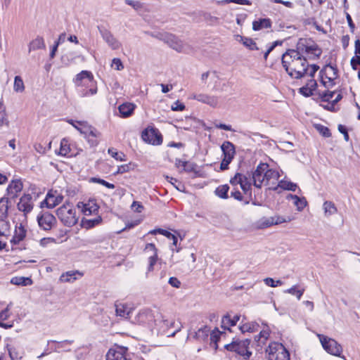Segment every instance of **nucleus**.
I'll list each match as a JSON object with an SVG mask.
<instances>
[{
	"label": "nucleus",
	"mask_w": 360,
	"mask_h": 360,
	"mask_svg": "<svg viewBox=\"0 0 360 360\" xmlns=\"http://www.w3.org/2000/svg\"><path fill=\"white\" fill-rule=\"evenodd\" d=\"M309 67L307 60L304 56H299L295 60L283 62V68L286 72L292 78L301 79L307 74Z\"/></svg>",
	"instance_id": "f257e3e1"
},
{
	"label": "nucleus",
	"mask_w": 360,
	"mask_h": 360,
	"mask_svg": "<svg viewBox=\"0 0 360 360\" xmlns=\"http://www.w3.org/2000/svg\"><path fill=\"white\" fill-rule=\"evenodd\" d=\"M56 215L61 222L66 226L72 227L75 226L78 221L76 217V212L72 208L70 203L68 202L56 210Z\"/></svg>",
	"instance_id": "f03ea898"
},
{
	"label": "nucleus",
	"mask_w": 360,
	"mask_h": 360,
	"mask_svg": "<svg viewBox=\"0 0 360 360\" xmlns=\"http://www.w3.org/2000/svg\"><path fill=\"white\" fill-rule=\"evenodd\" d=\"M266 352L269 360H290L289 352L281 343L271 342Z\"/></svg>",
	"instance_id": "7ed1b4c3"
},
{
	"label": "nucleus",
	"mask_w": 360,
	"mask_h": 360,
	"mask_svg": "<svg viewBox=\"0 0 360 360\" xmlns=\"http://www.w3.org/2000/svg\"><path fill=\"white\" fill-rule=\"evenodd\" d=\"M141 138L144 142L153 146H159L162 143V134L153 127L146 128L141 133Z\"/></svg>",
	"instance_id": "20e7f679"
},
{
	"label": "nucleus",
	"mask_w": 360,
	"mask_h": 360,
	"mask_svg": "<svg viewBox=\"0 0 360 360\" xmlns=\"http://www.w3.org/2000/svg\"><path fill=\"white\" fill-rule=\"evenodd\" d=\"M319 337L323 349L327 352L334 356H340L342 348L340 344H338L335 340L328 338L323 335H319Z\"/></svg>",
	"instance_id": "39448f33"
},
{
	"label": "nucleus",
	"mask_w": 360,
	"mask_h": 360,
	"mask_svg": "<svg viewBox=\"0 0 360 360\" xmlns=\"http://www.w3.org/2000/svg\"><path fill=\"white\" fill-rule=\"evenodd\" d=\"M37 220L39 227L44 231H50L57 222L56 217L52 214L43 211L38 214Z\"/></svg>",
	"instance_id": "423d86ee"
},
{
	"label": "nucleus",
	"mask_w": 360,
	"mask_h": 360,
	"mask_svg": "<svg viewBox=\"0 0 360 360\" xmlns=\"http://www.w3.org/2000/svg\"><path fill=\"white\" fill-rule=\"evenodd\" d=\"M269 167L267 163H259L255 171L252 172V181L253 185L257 188H261L263 184L265 181V169Z\"/></svg>",
	"instance_id": "0eeeda50"
},
{
	"label": "nucleus",
	"mask_w": 360,
	"mask_h": 360,
	"mask_svg": "<svg viewBox=\"0 0 360 360\" xmlns=\"http://www.w3.org/2000/svg\"><path fill=\"white\" fill-rule=\"evenodd\" d=\"M127 350L125 347L115 345L108 350L106 360H129L126 356Z\"/></svg>",
	"instance_id": "6e6552de"
},
{
	"label": "nucleus",
	"mask_w": 360,
	"mask_h": 360,
	"mask_svg": "<svg viewBox=\"0 0 360 360\" xmlns=\"http://www.w3.org/2000/svg\"><path fill=\"white\" fill-rule=\"evenodd\" d=\"M155 37L164 41L169 46L178 51H180L182 49V44L181 41L172 34L169 33H159Z\"/></svg>",
	"instance_id": "1a4fd4ad"
},
{
	"label": "nucleus",
	"mask_w": 360,
	"mask_h": 360,
	"mask_svg": "<svg viewBox=\"0 0 360 360\" xmlns=\"http://www.w3.org/2000/svg\"><path fill=\"white\" fill-rule=\"evenodd\" d=\"M98 29L103 40L111 47L113 50L118 49L121 44L114 37L112 34L106 28L103 26H98Z\"/></svg>",
	"instance_id": "9d476101"
},
{
	"label": "nucleus",
	"mask_w": 360,
	"mask_h": 360,
	"mask_svg": "<svg viewBox=\"0 0 360 360\" xmlns=\"http://www.w3.org/2000/svg\"><path fill=\"white\" fill-rule=\"evenodd\" d=\"M77 124H79V127H75V129L81 134H84L85 137H98L101 135V133L98 131L96 128L89 125L87 122L77 121Z\"/></svg>",
	"instance_id": "9b49d317"
},
{
	"label": "nucleus",
	"mask_w": 360,
	"mask_h": 360,
	"mask_svg": "<svg viewBox=\"0 0 360 360\" xmlns=\"http://www.w3.org/2000/svg\"><path fill=\"white\" fill-rule=\"evenodd\" d=\"M135 321L139 324L152 326L155 322V316L151 310L144 309L136 315Z\"/></svg>",
	"instance_id": "f8f14e48"
},
{
	"label": "nucleus",
	"mask_w": 360,
	"mask_h": 360,
	"mask_svg": "<svg viewBox=\"0 0 360 360\" xmlns=\"http://www.w3.org/2000/svg\"><path fill=\"white\" fill-rule=\"evenodd\" d=\"M18 209L25 214L30 212L33 209L32 196L31 194H24L17 205Z\"/></svg>",
	"instance_id": "ddd939ff"
},
{
	"label": "nucleus",
	"mask_w": 360,
	"mask_h": 360,
	"mask_svg": "<svg viewBox=\"0 0 360 360\" xmlns=\"http://www.w3.org/2000/svg\"><path fill=\"white\" fill-rule=\"evenodd\" d=\"M22 183L20 179L13 180L7 188V195L11 198H15L18 193L22 191Z\"/></svg>",
	"instance_id": "4468645a"
},
{
	"label": "nucleus",
	"mask_w": 360,
	"mask_h": 360,
	"mask_svg": "<svg viewBox=\"0 0 360 360\" xmlns=\"http://www.w3.org/2000/svg\"><path fill=\"white\" fill-rule=\"evenodd\" d=\"M85 79L91 84L94 83V76L91 72L87 70H82L81 72L76 75L74 82L75 85L79 86L86 84L84 82Z\"/></svg>",
	"instance_id": "2eb2a0df"
},
{
	"label": "nucleus",
	"mask_w": 360,
	"mask_h": 360,
	"mask_svg": "<svg viewBox=\"0 0 360 360\" xmlns=\"http://www.w3.org/2000/svg\"><path fill=\"white\" fill-rule=\"evenodd\" d=\"M192 98L203 103L210 105V106L215 107L218 103L217 97L213 96H209L207 94H193Z\"/></svg>",
	"instance_id": "dca6fc26"
},
{
	"label": "nucleus",
	"mask_w": 360,
	"mask_h": 360,
	"mask_svg": "<svg viewBox=\"0 0 360 360\" xmlns=\"http://www.w3.org/2000/svg\"><path fill=\"white\" fill-rule=\"evenodd\" d=\"M221 149L222 150L224 158H227V159L231 160L234 158L236 148L235 146L231 142L229 141H224L221 146Z\"/></svg>",
	"instance_id": "f3484780"
},
{
	"label": "nucleus",
	"mask_w": 360,
	"mask_h": 360,
	"mask_svg": "<svg viewBox=\"0 0 360 360\" xmlns=\"http://www.w3.org/2000/svg\"><path fill=\"white\" fill-rule=\"evenodd\" d=\"M240 316L236 315L233 318L229 314L224 315L221 320V328L224 330H227L231 332V329L229 326H234L236 325L237 322L240 320Z\"/></svg>",
	"instance_id": "a211bd4d"
},
{
	"label": "nucleus",
	"mask_w": 360,
	"mask_h": 360,
	"mask_svg": "<svg viewBox=\"0 0 360 360\" xmlns=\"http://www.w3.org/2000/svg\"><path fill=\"white\" fill-rule=\"evenodd\" d=\"M236 40L241 42L246 48L250 50H259V47L257 46L255 41L249 37H243L240 34L235 36Z\"/></svg>",
	"instance_id": "6ab92c4d"
},
{
	"label": "nucleus",
	"mask_w": 360,
	"mask_h": 360,
	"mask_svg": "<svg viewBox=\"0 0 360 360\" xmlns=\"http://www.w3.org/2000/svg\"><path fill=\"white\" fill-rule=\"evenodd\" d=\"M136 105L131 103H125L120 105L118 108L119 112L122 117H128L132 115Z\"/></svg>",
	"instance_id": "aec40b11"
},
{
	"label": "nucleus",
	"mask_w": 360,
	"mask_h": 360,
	"mask_svg": "<svg viewBox=\"0 0 360 360\" xmlns=\"http://www.w3.org/2000/svg\"><path fill=\"white\" fill-rule=\"evenodd\" d=\"M59 203L60 200H58V198H54L53 195L48 193L46 198L41 202L40 207H46L49 209H52L55 207L56 205H58Z\"/></svg>",
	"instance_id": "412c9836"
},
{
	"label": "nucleus",
	"mask_w": 360,
	"mask_h": 360,
	"mask_svg": "<svg viewBox=\"0 0 360 360\" xmlns=\"http://www.w3.org/2000/svg\"><path fill=\"white\" fill-rule=\"evenodd\" d=\"M272 22L269 18H259L252 22V30L258 31L264 28H271Z\"/></svg>",
	"instance_id": "4be33fe9"
},
{
	"label": "nucleus",
	"mask_w": 360,
	"mask_h": 360,
	"mask_svg": "<svg viewBox=\"0 0 360 360\" xmlns=\"http://www.w3.org/2000/svg\"><path fill=\"white\" fill-rule=\"evenodd\" d=\"M28 48L29 53L32 51L45 49L46 45L43 37L38 36L36 39L31 41L29 44Z\"/></svg>",
	"instance_id": "5701e85b"
},
{
	"label": "nucleus",
	"mask_w": 360,
	"mask_h": 360,
	"mask_svg": "<svg viewBox=\"0 0 360 360\" xmlns=\"http://www.w3.org/2000/svg\"><path fill=\"white\" fill-rule=\"evenodd\" d=\"M26 236V230L24 226L20 224L18 229L15 230V234L11 240V243L13 244H18Z\"/></svg>",
	"instance_id": "b1692460"
},
{
	"label": "nucleus",
	"mask_w": 360,
	"mask_h": 360,
	"mask_svg": "<svg viewBox=\"0 0 360 360\" xmlns=\"http://www.w3.org/2000/svg\"><path fill=\"white\" fill-rule=\"evenodd\" d=\"M278 188H281L283 190L295 191L296 188H297V186L296 184L293 182L281 180L278 182V185L274 188H271V189L276 191L278 190Z\"/></svg>",
	"instance_id": "393cba45"
},
{
	"label": "nucleus",
	"mask_w": 360,
	"mask_h": 360,
	"mask_svg": "<svg viewBox=\"0 0 360 360\" xmlns=\"http://www.w3.org/2000/svg\"><path fill=\"white\" fill-rule=\"evenodd\" d=\"M328 68H330L332 71V74L330 77H333L337 78L338 77V70L335 65H333L330 63L326 64L319 72V76L321 79H325L326 75H328L326 73V70Z\"/></svg>",
	"instance_id": "a878e982"
},
{
	"label": "nucleus",
	"mask_w": 360,
	"mask_h": 360,
	"mask_svg": "<svg viewBox=\"0 0 360 360\" xmlns=\"http://www.w3.org/2000/svg\"><path fill=\"white\" fill-rule=\"evenodd\" d=\"M8 198L3 197L0 199V219L4 221L8 217Z\"/></svg>",
	"instance_id": "bb28decb"
},
{
	"label": "nucleus",
	"mask_w": 360,
	"mask_h": 360,
	"mask_svg": "<svg viewBox=\"0 0 360 360\" xmlns=\"http://www.w3.org/2000/svg\"><path fill=\"white\" fill-rule=\"evenodd\" d=\"M11 283L16 285L27 286L32 284V281L29 277L15 276L11 278Z\"/></svg>",
	"instance_id": "cd10ccee"
},
{
	"label": "nucleus",
	"mask_w": 360,
	"mask_h": 360,
	"mask_svg": "<svg viewBox=\"0 0 360 360\" xmlns=\"http://www.w3.org/2000/svg\"><path fill=\"white\" fill-rule=\"evenodd\" d=\"M299 58V53H297L294 49H288L281 57V63L283 66V62H290L291 60H295Z\"/></svg>",
	"instance_id": "c85d7f7f"
},
{
	"label": "nucleus",
	"mask_w": 360,
	"mask_h": 360,
	"mask_svg": "<svg viewBox=\"0 0 360 360\" xmlns=\"http://www.w3.org/2000/svg\"><path fill=\"white\" fill-rule=\"evenodd\" d=\"M304 53L312 54L314 56V58H319L322 53V50L316 44L313 42L312 44H309Z\"/></svg>",
	"instance_id": "c756f323"
},
{
	"label": "nucleus",
	"mask_w": 360,
	"mask_h": 360,
	"mask_svg": "<svg viewBox=\"0 0 360 360\" xmlns=\"http://www.w3.org/2000/svg\"><path fill=\"white\" fill-rule=\"evenodd\" d=\"M308 39L300 38L297 44L296 49L294 51L297 53H299V56H304L303 53H304L307 46H309Z\"/></svg>",
	"instance_id": "7c9ffc66"
},
{
	"label": "nucleus",
	"mask_w": 360,
	"mask_h": 360,
	"mask_svg": "<svg viewBox=\"0 0 360 360\" xmlns=\"http://www.w3.org/2000/svg\"><path fill=\"white\" fill-rule=\"evenodd\" d=\"M229 186L228 184H224L219 186L214 191V193L217 196L222 199L229 198Z\"/></svg>",
	"instance_id": "2f4dec72"
},
{
	"label": "nucleus",
	"mask_w": 360,
	"mask_h": 360,
	"mask_svg": "<svg viewBox=\"0 0 360 360\" xmlns=\"http://www.w3.org/2000/svg\"><path fill=\"white\" fill-rule=\"evenodd\" d=\"M265 177L264 184H269L271 179L278 180L280 177L279 173L275 169H270L269 167L265 169Z\"/></svg>",
	"instance_id": "473e14b6"
},
{
	"label": "nucleus",
	"mask_w": 360,
	"mask_h": 360,
	"mask_svg": "<svg viewBox=\"0 0 360 360\" xmlns=\"http://www.w3.org/2000/svg\"><path fill=\"white\" fill-rule=\"evenodd\" d=\"M287 198H292L295 200L294 204L297 206L299 211L302 210L307 205V200L304 198H300L296 195L289 194Z\"/></svg>",
	"instance_id": "72a5a7b5"
},
{
	"label": "nucleus",
	"mask_w": 360,
	"mask_h": 360,
	"mask_svg": "<svg viewBox=\"0 0 360 360\" xmlns=\"http://www.w3.org/2000/svg\"><path fill=\"white\" fill-rule=\"evenodd\" d=\"M259 325L257 322L246 323L240 326L242 333L245 332L253 333L258 330Z\"/></svg>",
	"instance_id": "f704fd0d"
},
{
	"label": "nucleus",
	"mask_w": 360,
	"mask_h": 360,
	"mask_svg": "<svg viewBox=\"0 0 360 360\" xmlns=\"http://www.w3.org/2000/svg\"><path fill=\"white\" fill-rule=\"evenodd\" d=\"M336 91H329L326 90L325 91H317L316 94L319 96V98L323 102H329L330 100L334 96Z\"/></svg>",
	"instance_id": "c9c22d12"
},
{
	"label": "nucleus",
	"mask_w": 360,
	"mask_h": 360,
	"mask_svg": "<svg viewBox=\"0 0 360 360\" xmlns=\"http://www.w3.org/2000/svg\"><path fill=\"white\" fill-rule=\"evenodd\" d=\"M102 221V218L98 216L95 219H86L83 218L82 220V226L86 229H91L95 226L96 225L100 224Z\"/></svg>",
	"instance_id": "e433bc0d"
},
{
	"label": "nucleus",
	"mask_w": 360,
	"mask_h": 360,
	"mask_svg": "<svg viewBox=\"0 0 360 360\" xmlns=\"http://www.w3.org/2000/svg\"><path fill=\"white\" fill-rule=\"evenodd\" d=\"M115 313L118 316L129 319L130 311H127V307L124 304H115Z\"/></svg>",
	"instance_id": "4c0bfd02"
},
{
	"label": "nucleus",
	"mask_w": 360,
	"mask_h": 360,
	"mask_svg": "<svg viewBox=\"0 0 360 360\" xmlns=\"http://www.w3.org/2000/svg\"><path fill=\"white\" fill-rule=\"evenodd\" d=\"M243 347L240 343V342L236 341L235 352L240 354V356H243L245 360H248L252 355V352H250L248 349L245 350V349H243Z\"/></svg>",
	"instance_id": "58836bf2"
},
{
	"label": "nucleus",
	"mask_w": 360,
	"mask_h": 360,
	"mask_svg": "<svg viewBox=\"0 0 360 360\" xmlns=\"http://www.w3.org/2000/svg\"><path fill=\"white\" fill-rule=\"evenodd\" d=\"M210 334V328L207 326H204L195 332L194 338L199 340H205L207 338Z\"/></svg>",
	"instance_id": "ea45409f"
},
{
	"label": "nucleus",
	"mask_w": 360,
	"mask_h": 360,
	"mask_svg": "<svg viewBox=\"0 0 360 360\" xmlns=\"http://www.w3.org/2000/svg\"><path fill=\"white\" fill-rule=\"evenodd\" d=\"M76 274H79V271H68L65 274H63L60 276V280L62 282H73L76 280L75 275Z\"/></svg>",
	"instance_id": "a19ab883"
},
{
	"label": "nucleus",
	"mask_w": 360,
	"mask_h": 360,
	"mask_svg": "<svg viewBox=\"0 0 360 360\" xmlns=\"http://www.w3.org/2000/svg\"><path fill=\"white\" fill-rule=\"evenodd\" d=\"M13 89L16 92H22L25 90L24 82L20 76L15 77Z\"/></svg>",
	"instance_id": "79ce46f5"
},
{
	"label": "nucleus",
	"mask_w": 360,
	"mask_h": 360,
	"mask_svg": "<svg viewBox=\"0 0 360 360\" xmlns=\"http://www.w3.org/2000/svg\"><path fill=\"white\" fill-rule=\"evenodd\" d=\"M223 333H224L219 331L217 328L214 330L210 333V341H211V343H212V342L214 343V347L215 349H217L218 348L217 342L220 340V335Z\"/></svg>",
	"instance_id": "37998d69"
},
{
	"label": "nucleus",
	"mask_w": 360,
	"mask_h": 360,
	"mask_svg": "<svg viewBox=\"0 0 360 360\" xmlns=\"http://www.w3.org/2000/svg\"><path fill=\"white\" fill-rule=\"evenodd\" d=\"M89 205L86 206L84 210H83V214L85 215H91L92 214H96L99 209V206L96 203H93L89 202Z\"/></svg>",
	"instance_id": "c03bdc74"
},
{
	"label": "nucleus",
	"mask_w": 360,
	"mask_h": 360,
	"mask_svg": "<svg viewBox=\"0 0 360 360\" xmlns=\"http://www.w3.org/2000/svg\"><path fill=\"white\" fill-rule=\"evenodd\" d=\"M108 154L110 155L113 158L120 161H125L126 155L122 153H118L115 148H111L108 149Z\"/></svg>",
	"instance_id": "a18cd8bd"
},
{
	"label": "nucleus",
	"mask_w": 360,
	"mask_h": 360,
	"mask_svg": "<svg viewBox=\"0 0 360 360\" xmlns=\"http://www.w3.org/2000/svg\"><path fill=\"white\" fill-rule=\"evenodd\" d=\"M323 209L326 214L331 215L337 212V209L333 202L330 201H326L323 203Z\"/></svg>",
	"instance_id": "49530a36"
},
{
	"label": "nucleus",
	"mask_w": 360,
	"mask_h": 360,
	"mask_svg": "<svg viewBox=\"0 0 360 360\" xmlns=\"http://www.w3.org/2000/svg\"><path fill=\"white\" fill-rule=\"evenodd\" d=\"M315 129L324 137H330L331 136V133L330 129L321 124H314Z\"/></svg>",
	"instance_id": "de8ad7c7"
},
{
	"label": "nucleus",
	"mask_w": 360,
	"mask_h": 360,
	"mask_svg": "<svg viewBox=\"0 0 360 360\" xmlns=\"http://www.w3.org/2000/svg\"><path fill=\"white\" fill-rule=\"evenodd\" d=\"M183 170L186 172H195L197 173V165L193 162L188 161L182 162Z\"/></svg>",
	"instance_id": "09e8293b"
},
{
	"label": "nucleus",
	"mask_w": 360,
	"mask_h": 360,
	"mask_svg": "<svg viewBox=\"0 0 360 360\" xmlns=\"http://www.w3.org/2000/svg\"><path fill=\"white\" fill-rule=\"evenodd\" d=\"M135 164L132 162H129L128 164L122 165L118 167L117 172L115 173L116 174H123L125 172H128L131 170H133L134 169Z\"/></svg>",
	"instance_id": "8fccbe9b"
},
{
	"label": "nucleus",
	"mask_w": 360,
	"mask_h": 360,
	"mask_svg": "<svg viewBox=\"0 0 360 360\" xmlns=\"http://www.w3.org/2000/svg\"><path fill=\"white\" fill-rule=\"evenodd\" d=\"M89 182L99 184H101V185L105 186L108 188H111V189L115 188V187L113 184H110V183L105 181L104 179L97 178V177H91L89 179Z\"/></svg>",
	"instance_id": "3c124183"
},
{
	"label": "nucleus",
	"mask_w": 360,
	"mask_h": 360,
	"mask_svg": "<svg viewBox=\"0 0 360 360\" xmlns=\"http://www.w3.org/2000/svg\"><path fill=\"white\" fill-rule=\"evenodd\" d=\"M70 148L68 145V141L63 139L60 142L59 154L63 156H65L70 153Z\"/></svg>",
	"instance_id": "603ef678"
},
{
	"label": "nucleus",
	"mask_w": 360,
	"mask_h": 360,
	"mask_svg": "<svg viewBox=\"0 0 360 360\" xmlns=\"http://www.w3.org/2000/svg\"><path fill=\"white\" fill-rule=\"evenodd\" d=\"M163 322L167 326L175 328V330L171 335L172 336H174L177 332H179L182 327V325L180 322L176 323L175 321H169L168 320H163Z\"/></svg>",
	"instance_id": "864d4df0"
},
{
	"label": "nucleus",
	"mask_w": 360,
	"mask_h": 360,
	"mask_svg": "<svg viewBox=\"0 0 360 360\" xmlns=\"http://www.w3.org/2000/svg\"><path fill=\"white\" fill-rule=\"evenodd\" d=\"M285 292L294 295L297 297L298 300H300L301 297L302 296L304 293V290H297V287L295 285L292 286V288L286 290Z\"/></svg>",
	"instance_id": "5fc2aeb1"
},
{
	"label": "nucleus",
	"mask_w": 360,
	"mask_h": 360,
	"mask_svg": "<svg viewBox=\"0 0 360 360\" xmlns=\"http://www.w3.org/2000/svg\"><path fill=\"white\" fill-rule=\"evenodd\" d=\"M326 79L328 80V82H326L324 79H321V83L324 87L329 89L332 88L335 84V83L334 82V79H335V77L326 75Z\"/></svg>",
	"instance_id": "6e6d98bb"
},
{
	"label": "nucleus",
	"mask_w": 360,
	"mask_h": 360,
	"mask_svg": "<svg viewBox=\"0 0 360 360\" xmlns=\"http://www.w3.org/2000/svg\"><path fill=\"white\" fill-rule=\"evenodd\" d=\"M264 281L266 285L273 288L282 284V281L281 280L274 281L272 278H266L264 279Z\"/></svg>",
	"instance_id": "4d7b16f0"
},
{
	"label": "nucleus",
	"mask_w": 360,
	"mask_h": 360,
	"mask_svg": "<svg viewBox=\"0 0 360 360\" xmlns=\"http://www.w3.org/2000/svg\"><path fill=\"white\" fill-rule=\"evenodd\" d=\"M299 92L305 97H309L314 94L311 89L308 86V84L300 88Z\"/></svg>",
	"instance_id": "13d9d810"
},
{
	"label": "nucleus",
	"mask_w": 360,
	"mask_h": 360,
	"mask_svg": "<svg viewBox=\"0 0 360 360\" xmlns=\"http://www.w3.org/2000/svg\"><path fill=\"white\" fill-rule=\"evenodd\" d=\"M157 260H158V254H153L152 255H150L149 257V258H148L149 264H148V271H152L153 270V266L156 264Z\"/></svg>",
	"instance_id": "bf43d9fd"
},
{
	"label": "nucleus",
	"mask_w": 360,
	"mask_h": 360,
	"mask_svg": "<svg viewBox=\"0 0 360 360\" xmlns=\"http://www.w3.org/2000/svg\"><path fill=\"white\" fill-rule=\"evenodd\" d=\"M172 110L174 111H182L185 109V105L179 101H176L172 105Z\"/></svg>",
	"instance_id": "052dcab7"
},
{
	"label": "nucleus",
	"mask_w": 360,
	"mask_h": 360,
	"mask_svg": "<svg viewBox=\"0 0 360 360\" xmlns=\"http://www.w3.org/2000/svg\"><path fill=\"white\" fill-rule=\"evenodd\" d=\"M131 207L134 212L138 213H141L143 210V206L138 201H134Z\"/></svg>",
	"instance_id": "680f3d73"
},
{
	"label": "nucleus",
	"mask_w": 360,
	"mask_h": 360,
	"mask_svg": "<svg viewBox=\"0 0 360 360\" xmlns=\"http://www.w3.org/2000/svg\"><path fill=\"white\" fill-rule=\"evenodd\" d=\"M125 3L133 7L135 10H139V8H142V4L141 2L137 1H133V0H125Z\"/></svg>",
	"instance_id": "e2e57ef3"
},
{
	"label": "nucleus",
	"mask_w": 360,
	"mask_h": 360,
	"mask_svg": "<svg viewBox=\"0 0 360 360\" xmlns=\"http://www.w3.org/2000/svg\"><path fill=\"white\" fill-rule=\"evenodd\" d=\"M233 160L227 159V158H223L221 164H220V169L221 171L226 170L229 169V165L231 162Z\"/></svg>",
	"instance_id": "0e129e2a"
},
{
	"label": "nucleus",
	"mask_w": 360,
	"mask_h": 360,
	"mask_svg": "<svg viewBox=\"0 0 360 360\" xmlns=\"http://www.w3.org/2000/svg\"><path fill=\"white\" fill-rule=\"evenodd\" d=\"M338 131L344 135V139L346 141H348L349 139V136L347 132V127L345 125L339 124L338 125Z\"/></svg>",
	"instance_id": "69168bd1"
},
{
	"label": "nucleus",
	"mask_w": 360,
	"mask_h": 360,
	"mask_svg": "<svg viewBox=\"0 0 360 360\" xmlns=\"http://www.w3.org/2000/svg\"><path fill=\"white\" fill-rule=\"evenodd\" d=\"M350 64L353 70H356L360 65V57L353 56L350 60Z\"/></svg>",
	"instance_id": "338daca9"
},
{
	"label": "nucleus",
	"mask_w": 360,
	"mask_h": 360,
	"mask_svg": "<svg viewBox=\"0 0 360 360\" xmlns=\"http://www.w3.org/2000/svg\"><path fill=\"white\" fill-rule=\"evenodd\" d=\"M112 65L114 66L115 69L117 70H121L124 68V65H123L121 60L119 58H114L112 60Z\"/></svg>",
	"instance_id": "774afa93"
}]
</instances>
